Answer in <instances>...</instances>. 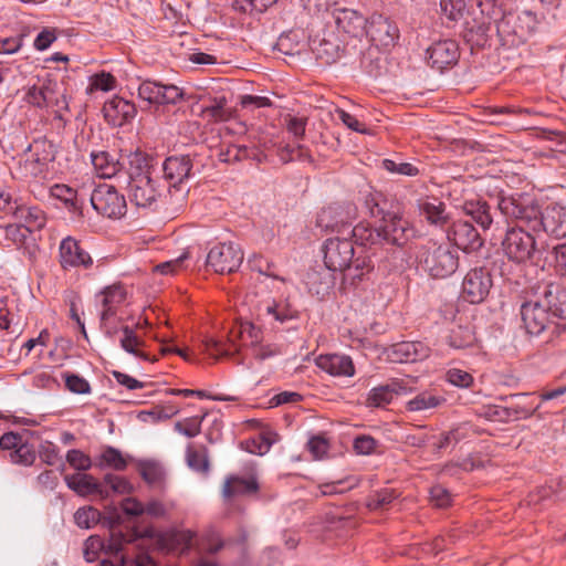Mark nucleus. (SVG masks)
<instances>
[{"label":"nucleus","instance_id":"f257e3e1","mask_svg":"<svg viewBox=\"0 0 566 566\" xmlns=\"http://www.w3.org/2000/svg\"><path fill=\"white\" fill-rule=\"evenodd\" d=\"M365 206L374 226L360 222L348 233L352 239L334 237L327 239L322 248L324 264L328 271H348L353 281L363 280L374 268L376 258L384 270L397 268L402 260V248L415 235V229L398 211L387 208V200L380 195H370Z\"/></svg>","mask_w":566,"mask_h":566},{"label":"nucleus","instance_id":"f03ea898","mask_svg":"<svg viewBox=\"0 0 566 566\" xmlns=\"http://www.w3.org/2000/svg\"><path fill=\"white\" fill-rule=\"evenodd\" d=\"M497 209L507 220L524 223L533 232L543 231L556 239L566 237L565 207L551 205L541 211L538 206L526 203L521 197L502 196Z\"/></svg>","mask_w":566,"mask_h":566},{"label":"nucleus","instance_id":"7ed1b4c3","mask_svg":"<svg viewBox=\"0 0 566 566\" xmlns=\"http://www.w3.org/2000/svg\"><path fill=\"white\" fill-rule=\"evenodd\" d=\"M117 186L126 190L130 203L137 208L153 209L159 196L150 167L146 158L138 154L128 160L127 172L120 175Z\"/></svg>","mask_w":566,"mask_h":566},{"label":"nucleus","instance_id":"20e7f679","mask_svg":"<svg viewBox=\"0 0 566 566\" xmlns=\"http://www.w3.org/2000/svg\"><path fill=\"white\" fill-rule=\"evenodd\" d=\"M418 269L432 279L451 276L459 268L458 251L447 243L428 241L417 251Z\"/></svg>","mask_w":566,"mask_h":566},{"label":"nucleus","instance_id":"39448f33","mask_svg":"<svg viewBox=\"0 0 566 566\" xmlns=\"http://www.w3.org/2000/svg\"><path fill=\"white\" fill-rule=\"evenodd\" d=\"M494 30L502 45L516 48L527 41L535 29V17L531 12L505 11L492 18Z\"/></svg>","mask_w":566,"mask_h":566},{"label":"nucleus","instance_id":"423d86ee","mask_svg":"<svg viewBox=\"0 0 566 566\" xmlns=\"http://www.w3.org/2000/svg\"><path fill=\"white\" fill-rule=\"evenodd\" d=\"M64 480L71 490L82 496L98 495L106 499L112 493H130L133 489L127 480L111 473L106 474L102 482L86 473L69 474L64 476Z\"/></svg>","mask_w":566,"mask_h":566},{"label":"nucleus","instance_id":"0eeeda50","mask_svg":"<svg viewBox=\"0 0 566 566\" xmlns=\"http://www.w3.org/2000/svg\"><path fill=\"white\" fill-rule=\"evenodd\" d=\"M515 227H509L502 240V249L509 260L515 263L538 261L543 252L537 248L534 235L524 223L515 221Z\"/></svg>","mask_w":566,"mask_h":566},{"label":"nucleus","instance_id":"6e6552de","mask_svg":"<svg viewBox=\"0 0 566 566\" xmlns=\"http://www.w3.org/2000/svg\"><path fill=\"white\" fill-rule=\"evenodd\" d=\"M33 432L29 430L8 431L0 437V452L12 464L31 467L36 459L34 446L30 442Z\"/></svg>","mask_w":566,"mask_h":566},{"label":"nucleus","instance_id":"1a4fd4ad","mask_svg":"<svg viewBox=\"0 0 566 566\" xmlns=\"http://www.w3.org/2000/svg\"><path fill=\"white\" fill-rule=\"evenodd\" d=\"M520 315L523 327L530 335L537 336L554 323V317L546 308L535 286L532 287L528 297L521 304Z\"/></svg>","mask_w":566,"mask_h":566},{"label":"nucleus","instance_id":"9d476101","mask_svg":"<svg viewBox=\"0 0 566 566\" xmlns=\"http://www.w3.org/2000/svg\"><path fill=\"white\" fill-rule=\"evenodd\" d=\"M117 187V185L99 184L94 188L90 201L98 214L109 219H119L126 214L127 202Z\"/></svg>","mask_w":566,"mask_h":566},{"label":"nucleus","instance_id":"9b49d317","mask_svg":"<svg viewBox=\"0 0 566 566\" xmlns=\"http://www.w3.org/2000/svg\"><path fill=\"white\" fill-rule=\"evenodd\" d=\"M244 259L241 248L232 242H222L213 245L206 259L207 268L219 274L237 272Z\"/></svg>","mask_w":566,"mask_h":566},{"label":"nucleus","instance_id":"f8f14e48","mask_svg":"<svg viewBox=\"0 0 566 566\" xmlns=\"http://www.w3.org/2000/svg\"><path fill=\"white\" fill-rule=\"evenodd\" d=\"M492 286V275L486 268L471 269L463 277L461 297L468 303L480 304L485 301Z\"/></svg>","mask_w":566,"mask_h":566},{"label":"nucleus","instance_id":"ddd939ff","mask_svg":"<svg viewBox=\"0 0 566 566\" xmlns=\"http://www.w3.org/2000/svg\"><path fill=\"white\" fill-rule=\"evenodd\" d=\"M310 48L316 60L324 65H331L337 62L345 49L338 35L331 30H323L314 36H311Z\"/></svg>","mask_w":566,"mask_h":566},{"label":"nucleus","instance_id":"4468645a","mask_svg":"<svg viewBox=\"0 0 566 566\" xmlns=\"http://www.w3.org/2000/svg\"><path fill=\"white\" fill-rule=\"evenodd\" d=\"M365 34L375 48H392L399 39V29L395 22L382 14H373L367 19Z\"/></svg>","mask_w":566,"mask_h":566},{"label":"nucleus","instance_id":"2eb2a0df","mask_svg":"<svg viewBox=\"0 0 566 566\" xmlns=\"http://www.w3.org/2000/svg\"><path fill=\"white\" fill-rule=\"evenodd\" d=\"M138 96L153 105L177 104L184 96L182 91L172 84L144 81L138 87Z\"/></svg>","mask_w":566,"mask_h":566},{"label":"nucleus","instance_id":"dca6fc26","mask_svg":"<svg viewBox=\"0 0 566 566\" xmlns=\"http://www.w3.org/2000/svg\"><path fill=\"white\" fill-rule=\"evenodd\" d=\"M127 293L122 284L106 286L96 295V301L101 307L99 322L123 318L118 316L123 305L126 302Z\"/></svg>","mask_w":566,"mask_h":566},{"label":"nucleus","instance_id":"f3484780","mask_svg":"<svg viewBox=\"0 0 566 566\" xmlns=\"http://www.w3.org/2000/svg\"><path fill=\"white\" fill-rule=\"evenodd\" d=\"M448 239L464 252H475L482 248L484 240L468 220H457L448 229Z\"/></svg>","mask_w":566,"mask_h":566},{"label":"nucleus","instance_id":"a211bd4d","mask_svg":"<svg viewBox=\"0 0 566 566\" xmlns=\"http://www.w3.org/2000/svg\"><path fill=\"white\" fill-rule=\"evenodd\" d=\"M460 57L459 45L453 40H440L426 51L428 64L440 72L455 65Z\"/></svg>","mask_w":566,"mask_h":566},{"label":"nucleus","instance_id":"6ab92c4d","mask_svg":"<svg viewBox=\"0 0 566 566\" xmlns=\"http://www.w3.org/2000/svg\"><path fill=\"white\" fill-rule=\"evenodd\" d=\"M60 264L62 269H88L93 265V259L82 247L81 242L73 237H66L59 247Z\"/></svg>","mask_w":566,"mask_h":566},{"label":"nucleus","instance_id":"aec40b11","mask_svg":"<svg viewBox=\"0 0 566 566\" xmlns=\"http://www.w3.org/2000/svg\"><path fill=\"white\" fill-rule=\"evenodd\" d=\"M535 287L554 319H566V284L545 282Z\"/></svg>","mask_w":566,"mask_h":566},{"label":"nucleus","instance_id":"412c9836","mask_svg":"<svg viewBox=\"0 0 566 566\" xmlns=\"http://www.w3.org/2000/svg\"><path fill=\"white\" fill-rule=\"evenodd\" d=\"M129 157L116 158L107 151H97L91 154L92 164L101 178H114L119 184L120 175H125L128 169Z\"/></svg>","mask_w":566,"mask_h":566},{"label":"nucleus","instance_id":"4be33fe9","mask_svg":"<svg viewBox=\"0 0 566 566\" xmlns=\"http://www.w3.org/2000/svg\"><path fill=\"white\" fill-rule=\"evenodd\" d=\"M328 12L338 30L354 38L365 34L367 19L357 10L337 6Z\"/></svg>","mask_w":566,"mask_h":566},{"label":"nucleus","instance_id":"5701e85b","mask_svg":"<svg viewBox=\"0 0 566 566\" xmlns=\"http://www.w3.org/2000/svg\"><path fill=\"white\" fill-rule=\"evenodd\" d=\"M193 166V158L189 154L167 157L163 163L164 178L169 187L176 188L190 178Z\"/></svg>","mask_w":566,"mask_h":566},{"label":"nucleus","instance_id":"b1692460","mask_svg":"<svg viewBox=\"0 0 566 566\" xmlns=\"http://www.w3.org/2000/svg\"><path fill=\"white\" fill-rule=\"evenodd\" d=\"M103 114L109 125L120 127L135 118L137 108L134 103L120 96H113L104 103Z\"/></svg>","mask_w":566,"mask_h":566},{"label":"nucleus","instance_id":"393cba45","mask_svg":"<svg viewBox=\"0 0 566 566\" xmlns=\"http://www.w3.org/2000/svg\"><path fill=\"white\" fill-rule=\"evenodd\" d=\"M428 356L429 347L421 342H400L391 345L387 350V357L396 364L415 363Z\"/></svg>","mask_w":566,"mask_h":566},{"label":"nucleus","instance_id":"a878e982","mask_svg":"<svg viewBox=\"0 0 566 566\" xmlns=\"http://www.w3.org/2000/svg\"><path fill=\"white\" fill-rule=\"evenodd\" d=\"M407 391L402 380L392 379L387 384L379 385L369 390L366 405L373 408H384L389 405L394 398Z\"/></svg>","mask_w":566,"mask_h":566},{"label":"nucleus","instance_id":"bb28decb","mask_svg":"<svg viewBox=\"0 0 566 566\" xmlns=\"http://www.w3.org/2000/svg\"><path fill=\"white\" fill-rule=\"evenodd\" d=\"M493 30V19L481 14V18H474L471 22H467L463 38L472 46H484Z\"/></svg>","mask_w":566,"mask_h":566},{"label":"nucleus","instance_id":"cd10ccee","mask_svg":"<svg viewBox=\"0 0 566 566\" xmlns=\"http://www.w3.org/2000/svg\"><path fill=\"white\" fill-rule=\"evenodd\" d=\"M316 365L324 371L336 377H352L355 366L349 356L339 354L321 355L316 358Z\"/></svg>","mask_w":566,"mask_h":566},{"label":"nucleus","instance_id":"c85d7f7f","mask_svg":"<svg viewBox=\"0 0 566 566\" xmlns=\"http://www.w3.org/2000/svg\"><path fill=\"white\" fill-rule=\"evenodd\" d=\"M259 489L258 480L253 475L249 478L229 475L224 480L221 493L223 499L229 501L235 496L255 494Z\"/></svg>","mask_w":566,"mask_h":566},{"label":"nucleus","instance_id":"c756f323","mask_svg":"<svg viewBox=\"0 0 566 566\" xmlns=\"http://www.w3.org/2000/svg\"><path fill=\"white\" fill-rule=\"evenodd\" d=\"M462 210L467 217H470L482 230L486 231L494 224L493 213L490 205L482 199L465 200ZM499 224V222H495Z\"/></svg>","mask_w":566,"mask_h":566},{"label":"nucleus","instance_id":"7c9ffc66","mask_svg":"<svg viewBox=\"0 0 566 566\" xmlns=\"http://www.w3.org/2000/svg\"><path fill=\"white\" fill-rule=\"evenodd\" d=\"M14 219L30 233L41 230L46 223L44 211L36 206H27L19 202V206H14Z\"/></svg>","mask_w":566,"mask_h":566},{"label":"nucleus","instance_id":"2f4dec72","mask_svg":"<svg viewBox=\"0 0 566 566\" xmlns=\"http://www.w3.org/2000/svg\"><path fill=\"white\" fill-rule=\"evenodd\" d=\"M52 198L61 201L69 212L82 217L84 199L80 198L77 190L64 184H55L50 188Z\"/></svg>","mask_w":566,"mask_h":566},{"label":"nucleus","instance_id":"473e14b6","mask_svg":"<svg viewBox=\"0 0 566 566\" xmlns=\"http://www.w3.org/2000/svg\"><path fill=\"white\" fill-rule=\"evenodd\" d=\"M59 93V85L51 80L44 81L41 85H32L28 88L24 101L38 108L49 107L53 102V95Z\"/></svg>","mask_w":566,"mask_h":566},{"label":"nucleus","instance_id":"72a5a7b5","mask_svg":"<svg viewBox=\"0 0 566 566\" xmlns=\"http://www.w3.org/2000/svg\"><path fill=\"white\" fill-rule=\"evenodd\" d=\"M421 216L432 226L443 228L449 222L446 203L438 198H427L419 202Z\"/></svg>","mask_w":566,"mask_h":566},{"label":"nucleus","instance_id":"f704fd0d","mask_svg":"<svg viewBox=\"0 0 566 566\" xmlns=\"http://www.w3.org/2000/svg\"><path fill=\"white\" fill-rule=\"evenodd\" d=\"M509 399L507 416L514 415L516 418H528L539 408V403L534 402L532 394H515L511 395Z\"/></svg>","mask_w":566,"mask_h":566},{"label":"nucleus","instance_id":"c9c22d12","mask_svg":"<svg viewBox=\"0 0 566 566\" xmlns=\"http://www.w3.org/2000/svg\"><path fill=\"white\" fill-rule=\"evenodd\" d=\"M447 343L454 349L480 348L475 334L470 326L459 325L452 328L447 338Z\"/></svg>","mask_w":566,"mask_h":566},{"label":"nucleus","instance_id":"e433bc0d","mask_svg":"<svg viewBox=\"0 0 566 566\" xmlns=\"http://www.w3.org/2000/svg\"><path fill=\"white\" fill-rule=\"evenodd\" d=\"M202 114L213 122H227L233 116V111L228 106L226 96L210 97L209 104L203 106Z\"/></svg>","mask_w":566,"mask_h":566},{"label":"nucleus","instance_id":"4c0bfd02","mask_svg":"<svg viewBox=\"0 0 566 566\" xmlns=\"http://www.w3.org/2000/svg\"><path fill=\"white\" fill-rule=\"evenodd\" d=\"M231 338L239 337L244 345H256L261 343L263 333L261 328L249 321L240 322L230 332Z\"/></svg>","mask_w":566,"mask_h":566},{"label":"nucleus","instance_id":"58836bf2","mask_svg":"<svg viewBox=\"0 0 566 566\" xmlns=\"http://www.w3.org/2000/svg\"><path fill=\"white\" fill-rule=\"evenodd\" d=\"M120 331L123 333V336L119 339L120 347L136 357L144 360H150V357L140 350V347L144 345V340L137 336L136 332L127 325L123 326Z\"/></svg>","mask_w":566,"mask_h":566},{"label":"nucleus","instance_id":"ea45409f","mask_svg":"<svg viewBox=\"0 0 566 566\" xmlns=\"http://www.w3.org/2000/svg\"><path fill=\"white\" fill-rule=\"evenodd\" d=\"M361 69L371 77H378L382 73L384 59L379 48L371 46L366 50L360 59Z\"/></svg>","mask_w":566,"mask_h":566},{"label":"nucleus","instance_id":"a19ab883","mask_svg":"<svg viewBox=\"0 0 566 566\" xmlns=\"http://www.w3.org/2000/svg\"><path fill=\"white\" fill-rule=\"evenodd\" d=\"M27 151L39 157L42 161L52 164L55 160L57 150L53 142L49 140L46 137H39L28 146Z\"/></svg>","mask_w":566,"mask_h":566},{"label":"nucleus","instance_id":"79ce46f5","mask_svg":"<svg viewBox=\"0 0 566 566\" xmlns=\"http://www.w3.org/2000/svg\"><path fill=\"white\" fill-rule=\"evenodd\" d=\"M49 166L50 164L42 161V159L28 151L25 153V159L20 161V170L22 176L25 178L45 177Z\"/></svg>","mask_w":566,"mask_h":566},{"label":"nucleus","instance_id":"37998d69","mask_svg":"<svg viewBox=\"0 0 566 566\" xmlns=\"http://www.w3.org/2000/svg\"><path fill=\"white\" fill-rule=\"evenodd\" d=\"M444 401L446 399L443 397L433 395L430 391H422L407 402V410L423 411L433 409L439 407Z\"/></svg>","mask_w":566,"mask_h":566},{"label":"nucleus","instance_id":"c03bdc74","mask_svg":"<svg viewBox=\"0 0 566 566\" xmlns=\"http://www.w3.org/2000/svg\"><path fill=\"white\" fill-rule=\"evenodd\" d=\"M543 259L544 263L553 266L558 275H566V243L554 245Z\"/></svg>","mask_w":566,"mask_h":566},{"label":"nucleus","instance_id":"a18cd8bd","mask_svg":"<svg viewBox=\"0 0 566 566\" xmlns=\"http://www.w3.org/2000/svg\"><path fill=\"white\" fill-rule=\"evenodd\" d=\"M99 468L108 467L117 471H123L127 467V461L122 452L113 447H106L99 455Z\"/></svg>","mask_w":566,"mask_h":566},{"label":"nucleus","instance_id":"49530a36","mask_svg":"<svg viewBox=\"0 0 566 566\" xmlns=\"http://www.w3.org/2000/svg\"><path fill=\"white\" fill-rule=\"evenodd\" d=\"M307 280L310 291L316 295H324L334 285V275L329 272H325L322 277L319 273L311 272L307 274Z\"/></svg>","mask_w":566,"mask_h":566},{"label":"nucleus","instance_id":"de8ad7c7","mask_svg":"<svg viewBox=\"0 0 566 566\" xmlns=\"http://www.w3.org/2000/svg\"><path fill=\"white\" fill-rule=\"evenodd\" d=\"M115 85L116 78L111 73L102 71L91 76L86 93L92 94L95 91L108 92L114 90Z\"/></svg>","mask_w":566,"mask_h":566},{"label":"nucleus","instance_id":"09e8293b","mask_svg":"<svg viewBox=\"0 0 566 566\" xmlns=\"http://www.w3.org/2000/svg\"><path fill=\"white\" fill-rule=\"evenodd\" d=\"M138 471L148 484L160 483L164 478L163 467L155 461H143L138 464Z\"/></svg>","mask_w":566,"mask_h":566},{"label":"nucleus","instance_id":"8fccbe9b","mask_svg":"<svg viewBox=\"0 0 566 566\" xmlns=\"http://www.w3.org/2000/svg\"><path fill=\"white\" fill-rule=\"evenodd\" d=\"M358 484L357 479L346 478L333 482L323 483L319 485L323 495L340 494L354 489Z\"/></svg>","mask_w":566,"mask_h":566},{"label":"nucleus","instance_id":"3c124183","mask_svg":"<svg viewBox=\"0 0 566 566\" xmlns=\"http://www.w3.org/2000/svg\"><path fill=\"white\" fill-rule=\"evenodd\" d=\"M101 513L92 507H81L74 514V522L81 528H91L99 522Z\"/></svg>","mask_w":566,"mask_h":566},{"label":"nucleus","instance_id":"603ef678","mask_svg":"<svg viewBox=\"0 0 566 566\" xmlns=\"http://www.w3.org/2000/svg\"><path fill=\"white\" fill-rule=\"evenodd\" d=\"M250 157V150L247 146L228 145L219 151V159L223 163H237Z\"/></svg>","mask_w":566,"mask_h":566},{"label":"nucleus","instance_id":"864d4df0","mask_svg":"<svg viewBox=\"0 0 566 566\" xmlns=\"http://www.w3.org/2000/svg\"><path fill=\"white\" fill-rule=\"evenodd\" d=\"M248 262L253 271H256L260 274L266 275L269 277L283 281V279L276 273V265L262 255H253L251 259H249Z\"/></svg>","mask_w":566,"mask_h":566},{"label":"nucleus","instance_id":"5fc2aeb1","mask_svg":"<svg viewBox=\"0 0 566 566\" xmlns=\"http://www.w3.org/2000/svg\"><path fill=\"white\" fill-rule=\"evenodd\" d=\"M396 497L394 490L382 489L369 496L367 505L370 510H382L388 507Z\"/></svg>","mask_w":566,"mask_h":566},{"label":"nucleus","instance_id":"6e6d98bb","mask_svg":"<svg viewBox=\"0 0 566 566\" xmlns=\"http://www.w3.org/2000/svg\"><path fill=\"white\" fill-rule=\"evenodd\" d=\"M265 313L272 315L274 319L281 324L296 318V311L291 310L287 305L277 304L275 302L265 306Z\"/></svg>","mask_w":566,"mask_h":566},{"label":"nucleus","instance_id":"4d7b16f0","mask_svg":"<svg viewBox=\"0 0 566 566\" xmlns=\"http://www.w3.org/2000/svg\"><path fill=\"white\" fill-rule=\"evenodd\" d=\"M382 167L387 171L401 176L413 177L419 174V169L410 163H397L392 159H384Z\"/></svg>","mask_w":566,"mask_h":566},{"label":"nucleus","instance_id":"13d9d810","mask_svg":"<svg viewBox=\"0 0 566 566\" xmlns=\"http://www.w3.org/2000/svg\"><path fill=\"white\" fill-rule=\"evenodd\" d=\"M446 379L453 386L459 388H469L474 381L473 376L460 368H451L446 373Z\"/></svg>","mask_w":566,"mask_h":566},{"label":"nucleus","instance_id":"bf43d9fd","mask_svg":"<svg viewBox=\"0 0 566 566\" xmlns=\"http://www.w3.org/2000/svg\"><path fill=\"white\" fill-rule=\"evenodd\" d=\"M105 551V541L99 536H90L84 544V558L86 562H95L99 552Z\"/></svg>","mask_w":566,"mask_h":566},{"label":"nucleus","instance_id":"052dcab7","mask_svg":"<svg viewBox=\"0 0 566 566\" xmlns=\"http://www.w3.org/2000/svg\"><path fill=\"white\" fill-rule=\"evenodd\" d=\"M66 461L72 468L78 471H86L92 467L91 458L77 449L67 451Z\"/></svg>","mask_w":566,"mask_h":566},{"label":"nucleus","instance_id":"680f3d73","mask_svg":"<svg viewBox=\"0 0 566 566\" xmlns=\"http://www.w3.org/2000/svg\"><path fill=\"white\" fill-rule=\"evenodd\" d=\"M64 380L66 388L72 392L88 394L91 391L88 381L78 375L65 373Z\"/></svg>","mask_w":566,"mask_h":566},{"label":"nucleus","instance_id":"e2e57ef3","mask_svg":"<svg viewBox=\"0 0 566 566\" xmlns=\"http://www.w3.org/2000/svg\"><path fill=\"white\" fill-rule=\"evenodd\" d=\"M205 346H206V350L211 356H230L234 352L238 350V348L234 347V345L232 343L231 344H224V343H222L220 340H217L214 338L207 339L206 343H205Z\"/></svg>","mask_w":566,"mask_h":566},{"label":"nucleus","instance_id":"0e129e2a","mask_svg":"<svg viewBox=\"0 0 566 566\" xmlns=\"http://www.w3.org/2000/svg\"><path fill=\"white\" fill-rule=\"evenodd\" d=\"M440 7L448 19L455 21L462 15L465 2L464 0H440Z\"/></svg>","mask_w":566,"mask_h":566},{"label":"nucleus","instance_id":"69168bd1","mask_svg":"<svg viewBox=\"0 0 566 566\" xmlns=\"http://www.w3.org/2000/svg\"><path fill=\"white\" fill-rule=\"evenodd\" d=\"M307 448L315 459L321 460L327 454L329 442L324 436L318 434L308 440Z\"/></svg>","mask_w":566,"mask_h":566},{"label":"nucleus","instance_id":"338daca9","mask_svg":"<svg viewBox=\"0 0 566 566\" xmlns=\"http://www.w3.org/2000/svg\"><path fill=\"white\" fill-rule=\"evenodd\" d=\"M354 450L358 454L368 455L376 451L378 441L371 436L361 434L354 439Z\"/></svg>","mask_w":566,"mask_h":566},{"label":"nucleus","instance_id":"774afa93","mask_svg":"<svg viewBox=\"0 0 566 566\" xmlns=\"http://www.w3.org/2000/svg\"><path fill=\"white\" fill-rule=\"evenodd\" d=\"M285 127L296 139H302L305 135V128L307 124L306 117H297L287 115L284 118Z\"/></svg>","mask_w":566,"mask_h":566}]
</instances>
